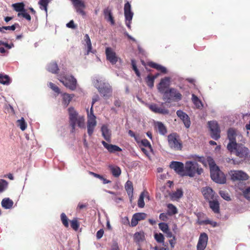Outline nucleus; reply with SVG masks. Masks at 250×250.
Returning a JSON list of instances; mask_svg holds the SVG:
<instances>
[{"mask_svg": "<svg viewBox=\"0 0 250 250\" xmlns=\"http://www.w3.org/2000/svg\"><path fill=\"white\" fill-rule=\"evenodd\" d=\"M210 130V135L212 138L217 140L220 137V130L219 125L216 121H210L208 123Z\"/></svg>", "mask_w": 250, "mask_h": 250, "instance_id": "9d476101", "label": "nucleus"}, {"mask_svg": "<svg viewBox=\"0 0 250 250\" xmlns=\"http://www.w3.org/2000/svg\"><path fill=\"white\" fill-rule=\"evenodd\" d=\"M202 192L206 199L209 201L213 198L214 192L211 188L209 187L203 188L202 189Z\"/></svg>", "mask_w": 250, "mask_h": 250, "instance_id": "a211bd4d", "label": "nucleus"}, {"mask_svg": "<svg viewBox=\"0 0 250 250\" xmlns=\"http://www.w3.org/2000/svg\"><path fill=\"white\" fill-rule=\"evenodd\" d=\"M169 167L174 170L179 175L184 177L185 166L183 163L177 161H172L170 163Z\"/></svg>", "mask_w": 250, "mask_h": 250, "instance_id": "f8f14e48", "label": "nucleus"}, {"mask_svg": "<svg viewBox=\"0 0 250 250\" xmlns=\"http://www.w3.org/2000/svg\"><path fill=\"white\" fill-rule=\"evenodd\" d=\"M209 207L211 208L212 211L215 213H219L220 207L219 203L217 200H209Z\"/></svg>", "mask_w": 250, "mask_h": 250, "instance_id": "5701e85b", "label": "nucleus"}, {"mask_svg": "<svg viewBox=\"0 0 250 250\" xmlns=\"http://www.w3.org/2000/svg\"><path fill=\"white\" fill-rule=\"evenodd\" d=\"M124 13L126 21H131L133 17V13L131 11V5L128 2L125 4Z\"/></svg>", "mask_w": 250, "mask_h": 250, "instance_id": "6ab92c4d", "label": "nucleus"}, {"mask_svg": "<svg viewBox=\"0 0 250 250\" xmlns=\"http://www.w3.org/2000/svg\"><path fill=\"white\" fill-rule=\"evenodd\" d=\"M70 125L71 127V132L75 130L76 125H77L80 128H84V118L83 116H78V113L73 107L68 109Z\"/></svg>", "mask_w": 250, "mask_h": 250, "instance_id": "f257e3e1", "label": "nucleus"}, {"mask_svg": "<svg viewBox=\"0 0 250 250\" xmlns=\"http://www.w3.org/2000/svg\"><path fill=\"white\" fill-rule=\"evenodd\" d=\"M102 145L104 146L107 149V150L110 153H114L117 151H121L122 150V149L119 147L118 146L116 145H114L112 144H108V143H106L105 141H103L102 142Z\"/></svg>", "mask_w": 250, "mask_h": 250, "instance_id": "aec40b11", "label": "nucleus"}, {"mask_svg": "<svg viewBox=\"0 0 250 250\" xmlns=\"http://www.w3.org/2000/svg\"><path fill=\"white\" fill-rule=\"evenodd\" d=\"M169 243L170 245L171 248H174L176 243V239L175 236H173V238L168 240Z\"/></svg>", "mask_w": 250, "mask_h": 250, "instance_id": "052dcab7", "label": "nucleus"}, {"mask_svg": "<svg viewBox=\"0 0 250 250\" xmlns=\"http://www.w3.org/2000/svg\"><path fill=\"white\" fill-rule=\"evenodd\" d=\"M159 229L165 233L167 231H168L169 229L167 223H160L159 224Z\"/></svg>", "mask_w": 250, "mask_h": 250, "instance_id": "603ef678", "label": "nucleus"}, {"mask_svg": "<svg viewBox=\"0 0 250 250\" xmlns=\"http://www.w3.org/2000/svg\"><path fill=\"white\" fill-rule=\"evenodd\" d=\"M70 225L71 227L75 230H77L80 226V224L76 218H74L70 221Z\"/></svg>", "mask_w": 250, "mask_h": 250, "instance_id": "c03bdc74", "label": "nucleus"}, {"mask_svg": "<svg viewBox=\"0 0 250 250\" xmlns=\"http://www.w3.org/2000/svg\"><path fill=\"white\" fill-rule=\"evenodd\" d=\"M60 81L67 88L74 90L77 87V80L72 76H65L60 79Z\"/></svg>", "mask_w": 250, "mask_h": 250, "instance_id": "6e6552de", "label": "nucleus"}, {"mask_svg": "<svg viewBox=\"0 0 250 250\" xmlns=\"http://www.w3.org/2000/svg\"><path fill=\"white\" fill-rule=\"evenodd\" d=\"M134 215L137 218L138 221L144 220L146 217V214L145 213H136Z\"/></svg>", "mask_w": 250, "mask_h": 250, "instance_id": "6e6d98bb", "label": "nucleus"}, {"mask_svg": "<svg viewBox=\"0 0 250 250\" xmlns=\"http://www.w3.org/2000/svg\"><path fill=\"white\" fill-rule=\"evenodd\" d=\"M210 176L212 180L216 183L224 184L226 182L225 174L215 164L210 167Z\"/></svg>", "mask_w": 250, "mask_h": 250, "instance_id": "20e7f679", "label": "nucleus"}, {"mask_svg": "<svg viewBox=\"0 0 250 250\" xmlns=\"http://www.w3.org/2000/svg\"><path fill=\"white\" fill-rule=\"evenodd\" d=\"M102 135L104 139L107 142L110 141L111 133L107 126L105 125H103L101 128Z\"/></svg>", "mask_w": 250, "mask_h": 250, "instance_id": "4be33fe9", "label": "nucleus"}, {"mask_svg": "<svg viewBox=\"0 0 250 250\" xmlns=\"http://www.w3.org/2000/svg\"><path fill=\"white\" fill-rule=\"evenodd\" d=\"M169 83L170 78L169 77H165L162 79L157 85V89L159 92L164 95L169 88Z\"/></svg>", "mask_w": 250, "mask_h": 250, "instance_id": "9b49d317", "label": "nucleus"}, {"mask_svg": "<svg viewBox=\"0 0 250 250\" xmlns=\"http://www.w3.org/2000/svg\"><path fill=\"white\" fill-rule=\"evenodd\" d=\"M49 2V0H40L39 4L40 5V8L42 9L45 10L47 12V6Z\"/></svg>", "mask_w": 250, "mask_h": 250, "instance_id": "79ce46f5", "label": "nucleus"}, {"mask_svg": "<svg viewBox=\"0 0 250 250\" xmlns=\"http://www.w3.org/2000/svg\"><path fill=\"white\" fill-rule=\"evenodd\" d=\"M13 201L9 198H5L1 201L2 207L5 209H10L13 206Z\"/></svg>", "mask_w": 250, "mask_h": 250, "instance_id": "a878e982", "label": "nucleus"}, {"mask_svg": "<svg viewBox=\"0 0 250 250\" xmlns=\"http://www.w3.org/2000/svg\"><path fill=\"white\" fill-rule=\"evenodd\" d=\"M156 127L160 134L165 135L167 133V129L162 122H157Z\"/></svg>", "mask_w": 250, "mask_h": 250, "instance_id": "cd10ccee", "label": "nucleus"}, {"mask_svg": "<svg viewBox=\"0 0 250 250\" xmlns=\"http://www.w3.org/2000/svg\"><path fill=\"white\" fill-rule=\"evenodd\" d=\"M17 27L20 28V26L19 23H15L11 26H2V30L4 31V30H9L14 31Z\"/></svg>", "mask_w": 250, "mask_h": 250, "instance_id": "49530a36", "label": "nucleus"}, {"mask_svg": "<svg viewBox=\"0 0 250 250\" xmlns=\"http://www.w3.org/2000/svg\"><path fill=\"white\" fill-rule=\"evenodd\" d=\"M192 101L197 108L203 107V104L201 100L194 94L192 95Z\"/></svg>", "mask_w": 250, "mask_h": 250, "instance_id": "f704fd0d", "label": "nucleus"}, {"mask_svg": "<svg viewBox=\"0 0 250 250\" xmlns=\"http://www.w3.org/2000/svg\"><path fill=\"white\" fill-rule=\"evenodd\" d=\"M125 190L129 196H132L133 192V187L132 183L130 181H127L125 185Z\"/></svg>", "mask_w": 250, "mask_h": 250, "instance_id": "473e14b6", "label": "nucleus"}, {"mask_svg": "<svg viewBox=\"0 0 250 250\" xmlns=\"http://www.w3.org/2000/svg\"><path fill=\"white\" fill-rule=\"evenodd\" d=\"M98 89L99 92L104 99H108L111 95L112 88L108 84L103 83L99 86Z\"/></svg>", "mask_w": 250, "mask_h": 250, "instance_id": "4468645a", "label": "nucleus"}, {"mask_svg": "<svg viewBox=\"0 0 250 250\" xmlns=\"http://www.w3.org/2000/svg\"><path fill=\"white\" fill-rule=\"evenodd\" d=\"M183 195V191L181 189H178L176 191L172 192L170 194V196L172 200H176L182 197Z\"/></svg>", "mask_w": 250, "mask_h": 250, "instance_id": "c85d7f7f", "label": "nucleus"}, {"mask_svg": "<svg viewBox=\"0 0 250 250\" xmlns=\"http://www.w3.org/2000/svg\"><path fill=\"white\" fill-rule=\"evenodd\" d=\"M11 83V79L10 77L7 75H3L0 74V83L8 85Z\"/></svg>", "mask_w": 250, "mask_h": 250, "instance_id": "2f4dec72", "label": "nucleus"}, {"mask_svg": "<svg viewBox=\"0 0 250 250\" xmlns=\"http://www.w3.org/2000/svg\"><path fill=\"white\" fill-rule=\"evenodd\" d=\"M141 144L146 147H148L150 151H152L153 149L150 142L146 139H143L141 141Z\"/></svg>", "mask_w": 250, "mask_h": 250, "instance_id": "09e8293b", "label": "nucleus"}, {"mask_svg": "<svg viewBox=\"0 0 250 250\" xmlns=\"http://www.w3.org/2000/svg\"><path fill=\"white\" fill-rule=\"evenodd\" d=\"M231 153H233L237 157L245 159L249 154V149L242 144H236L232 147V149L228 150Z\"/></svg>", "mask_w": 250, "mask_h": 250, "instance_id": "423d86ee", "label": "nucleus"}, {"mask_svg": "<svg viewBox=\"0 0 250 250\" xmlns=\"http://www.w3.org/2000/svg\"><path fill=\"white\" fill-rule=\"evenodd\" d=\"M87 133L89 136H91L93 132L94 128L97 125L96 120V116L93 113L92 107H91L90 112L89 113L88 109H87Z\"/></svg>", "mask_w": 250, "mask_h": 250, "instance_id": "0eeeda50", "label": "nucleus"}, {"mask_svg": "<svg viewBox=\"0 0 250 250\" xmlns=\"http://www.w3.org/2000/svg\"><path fill=\"white\" fill-rule=\"evenodd\" d=\"M236 131L232 128H230L228 131V138L229 141V143L227 145V149L230 150L232 149V147L234 146H236L237 144L236 142Z\"/></svg>", "mask_w": 250, "mask_h": 250, "instance_id": "ddd939ff", "label": "nucleus"}, {"mask_svg": "<svg viewBox=\"0 0 250 250\" xmlns=\"http://www.w3.org/2000/svg\"><path fill=\"white\" fill-rule=\"evenodd\" d=\"M18 125L20 126L21 129L24 131L27 127V125L25 123L23 118H21V119L17 121Z\"/></svg>", "mask_w": 250, "mask_h": 250, "instance_id": "37998d69", "label": "nucleus"}, {"mask_svg": "<svg viewBox=\"0 0 250 250\" xmlns=\"http://www.w3.org/2000/svg\"><path fill=\"white\" fill-rule=\"evenodd\" d=\"M84 40L87 46V54H88L91 52L92 49V44L90 38L88 34H85L84 36Z\"/></svg>", "mask_w": 250, "mask_h": 250, "instance_id": "a19ab883", "label": "nucleus"}, {"mask_svg": "<svg viewBox=\"0 0 250 250\" xmlns=\"http://www.w3.org/2000/svg\"><path fill=\"white\" fill-rule=\"evenodd\" d=\"M104 14L105 18L108 17V21L111 22V24L112 25H114L115 24V21L111 11L108 8H106L104 10Z\"/></svg>", "mask_w": 250, "mask_h": 250, "instance_id": "72a5a7b5", "label": "nucleus"}, {"mask_svg": "<svg viewBox=\"0 0 250 250\" xmlns=\"http://www.w3.org/2000/svg\"><path fill=\"white\" fill-rule=\"evenodd\" d=\"M66 26L72 29H75L77 27V26L74 24L73 20L70 21L68 23H67L66 24Z\"/></svg>", "mask_w": 250, "mask_h": 250, "instance_id": "0e129e2a", "label": "nucleus"}, {"mask_svg": "<svg viewBox=\"0 0 250 250\" xmlns=\"http://www.w3.org/2000/svg\"><path fill=\"white\" fill-rule=\"evenodd\" d=\"M203 172V168L199 167L197 162L190 161L186 162L184 174V176L193 177L196 173L200 175Z\"/></svg>", "mask_w": 250, "mask_h": 250, "instance_id": "f03ea898", "label": "nucleus"}, {"mask_svg": "<svg viewBox=\"0 0 250 250\" xmlns=\"http://www.w3.org/2000/svg\"><path fill=\"white\" fill-rule=\"evenodd\" d=\"M75 8H85L84 2L81 0H71Z\"/></svg>", "mask_w": 250, "mask_h": 250, "instance_id": "58836bf2", "label": "nucleus"}, {"mask_svg": "<svg viewBox=\"0 0 250 250\" xmlns=\"http://www.w3.org/2000/svg\"><path fill=\"white\" fill-rule=\"evenodd\" d=\"M167 207L168 208L167 213L169 215L171 216L177 213V209L173 204H168Z\"/></svg>", "mask_w": 250, "mask_h": 250, "instance_id": "c9c22d12", "label": "nucleus"}, {"mask_svg": "<svg viewBox=\"0 0 250 250\" xmlns=\"http://www.w3.org/2000/svg\"><path fill=\"white\" fill-rule=\"evenodd\" d=\"M8 183L7 181L3 179H0V192L4 191L7 187Z\"/></svg>", "mask_w": 250, "mask_h": 250, "instance_id": "864d4df0", "label": "nucleus"}, {"mask_svg": "<svg viewBox=\"0 0 250 250\" xmlns=\"http://www.w3.org/2000/svg\"><path fill=\"white\" fill-rule=\"evenodd\" d=\"M49 87L52 89L55 93L57 94H59L60 93V88L54 83L50 82L49 83Z\"/></svg>", "mask_w": 250, "mask_h": 250, "instance_id": "4d7b16f0", "label": "nucleus"}, {"mask_svg": "<svg viewBox=\"0 0 250 250\" xmlns=\"http://www.w3.org/2000/svg\"><path fill=\"white\" fill-rule=\"evenodd\" d=\"M17 15H18V17H19L22 16V17H23L24 18L26 19L28 21H31V16H30V15L29 14H28L26 12V10L21 13H18Z\"/></svg>", "mask_w": 250, "mask_h": 250, "instance_id": "5fc2aeb1", "label": "nucleus"}, {"mask_svg": "<svg viewBox=\"0 0 250 250\" xmlns=\"http://www.w3.org/2000/svg\"><path fill=\"white\" fill-rule=\"evenodd\" d=\"M220 196L225 200L227 201H230V198L229 194L225 191L221 190L219 192Z\"/></svg>", "mask_w": 250, "mask_h": 250, "instance_id": "13d9d810", "label": "nucleus"}, {"mask_svg": "<svg viewBox=\"0 0 250 250\" xmlns=\"http://www.w3.org/2000/svg\"><path fill=\"white\" fill-rule=\"evenodd\" d=\"M208 241V236L207 234L205 232L201 233L200 235L198 242L207 245Z\"/></svg>", "mask_w": 250, "mask_h": 250, "instance_id": "e433bc0d", "label": "nucleus"}, {"mask_svg": "<svg viewBox=\"0 0 250 250\" xmlns=\"http://www.w3.org/2000/svg\"><path fill=\"white\" fill-rule=\"evenodd\" d=\"M206 247L207 245L198 242L197 245V250H204Z\"/></svg>", "mask_w": 250, "mask_h": 250, "instance_id": "69168bd1", "label": "nucleus"}, {"mask_svg": "<svg viewBox=\"0 0 250 250\" xmlns=\"http://www.w3.org/2000/svg\"><path fill=\"white\" fill-rule=\"evenodd\" d=\"M131 62V65H132V66L133 70L135 71V74H136V75L138 77H141V74H140L138 69L137 67V65H136V61L134 60H132Z\"/></svg>", "mask_w": 250, "mask_h": 250, "instance_id": "8fccbe9b", "label": "nucleus"}, {"mask_svg": "<svg viewBox=\"0 0 250 250\" xmlns=\"http://www.w3.org/2000/svg\"><path fill=\"white\" fill-rule=\"evenodd\" d=\"M229 173L233 181H245L249 177L246 173L242 170H230Z\"/></svg>", "mask_w": 250, "mask_h": 250, "instance_id": "1a4fd4ad", "label": "nucleus"}, {"mask_svg": "<svg viewBox=\"0 0 250 250\" xmlns=\"http://www.w3.org/2000/svg\"><path fill=\"white\" fill-rule=\"evenodd\" d=\"M138 223V221L137 218L135 217L134 215H133L131 221V226L135 227Z\"/></svg>", "mask_w": 250, "mask_h": 250, "instance_id": "680f3d73", "label": "nucleus"}, {"mask_svg": "<svg viewBox=\"0 0 250 250\" xmlns=\"http://www.w3.org/2000/svg\"><path fill=\"white\" fill-rule=\"evenodd\" d=\"M167 213H162L159 215V219L163 221H167L168 219Z\"/></svg>", "mask_w": 250, "mask_h": 250, "instance_id": "bf43d9fd", "label": "nucleus"}, {"mask_svg": "<svg viewBox=\"0 0 250 250\" xmlns=\"http://www.w3.org/2000/svg\"><path fill=\"white\" fill-rule=\"evenodd\" d=\"M154 238H155V240H156V241L158 243H161L164 242V239H165L164 236L161 233H155L154 234Z\"/></svg>", "mask_w": 250, "mask_h": 250, "instance_id": "de8ad7c7", "label": "nucleus"}, {"mask_svg": "<svg viewBox=\"0 0 250 250\" xmlns=\"http://www.w3.org/2000/svg\"><path fill=\"white\" fill-rule=\"evenodd\" d=\"M144 193L142 192L140 195L138 201V206L140 208H143L145 206V202L144 201Z\"/></svg>", "mask_w": 250, "mask_h": 250, "instance_id": "3c124183", "label": "nucleus"}, {"mask_svg": "<svg viewBox=\"0 0 250 250\" xmlns=\"http://www.w3.org/2000/svg\"><path fill=\"white\" fill-rule=\"evenodd\" d=\"M145 81L147 85L150 87L152 88L154 86V78H152V75L151 74L148 75L146 78L145 79Z\"/></svg>", "mask_w": 250, "mask_h": 250, "instance_id": "ea45409f", "label": "nucleus"}, {"mask_svg": "<svg viewBox=\"0 0 250 250\" xmlns=\"http://www.w3.org/2000/svg\"><path fill=\"white\" fill-rule=\"evenodd\" d=\"M75 8L76 9V12L77 13H78L79 14H80V15H81L82 16H85L86 15V13L83 10L84 8Z\"/></svg>", "mask_w": 250, "mask_h": 250, "instance_id": "e2e57ef3", "label": "nucleus"}, {"mask_svg": "<svg viewBox=\"0 0 250 250\" xmlns=\"http://www.w3.org/2000/svg\"><path fill=\"white\" fill-rule=\"evenodd\" d=\"M176 114L182 120L185 127L187 128H189L190 125V121L188 116L181 110H177Z\"/></svg>", "mask_w": 250, "mask_h": 250, "instance_id": "dca6fc26", "label": "nucleus"}, {"mask_svg": "<svg viewBox=\"0 0 250 250\" xmlns=\"http://www.w3.org/2000/svg\"><path fill=\"white\" fill-rule=\"evenodd\" d=\"M104 231L103 229L99 230L96 233V237L98 239L101 238L104 234Z\"/></svg>", "mask_w": 250, "mask_h": 250, "instance_id": "338daca9", "label": "nucleus"}, {"mask_svg": "<svg viewBox=\"0 0 250 250\" xmlns=\"http://www.w3.org/2000/svg\"><path fill=\"white\" fill-rule=\"evenodd\" d=\"M109 168L113 175L115 177H118L121 174V169L118 166L109 165Z\"/></svg>", "mask_w": 250, "mask_h": 250, "instance_id": "393cba45", "label": "nucleus"}, {"mask_svg": "<svg viewBox=\"0 0 250 250\" xmlns=\"http://www.w3.org/2000/svg\"><path fill=\"white\" fill-rule=\"evenodd\" d=\"M148 108L155 113L167 115L169 113V110L165 108L159 107L156 104H153L149 105Z\"/></svg>", "mask_w": 250, "mask_h": 250, "instance_id": "f3484780", "label": "nucleus"}, {"mask_svg": "<svg viewBox=\"0 0 250 250\" xmlns=\"http://www.w3.org/2000/svg\"><path fill=\"white\" fill-rule=\"evenodd\" d=\"M239 188L242 191L244 197L246 199L250 200V186L244 188L239 187Z\"/></svg>", "mask_w": 250, "mask_h": 250, "instance_id": "4c0bfd02", "label": "nucleus"}, {"mask_svg": "<svg viewBox=\"0 0 250 250\" xmlns=\"http://www.w3.org/2000/svg\"><path fill=\"white\" fill-rule=\"evenodd\" d=\"M47 70L48 71L54 73L56 74L58 72L59 68L57 63L56 62H51L49 63L47 67Z\"/></svg>", "mask_w": 250, "mask_h": 250, "instance_id": "7c9ffc66", "label": "nucleus"}, {"mask_svg": "<svg viewBox=\"0 0 250 250\" xmlns=\"http://www.w3.org/2000/svg\"><path fill=\"white\" fill-rule=\"evenodd\" d=\"M134 240L137 243L143 242L145 240V234L143 231L136 232L134 236Z\"/></svg>", "mask_w": 250, "mask_h": 250, "instance_id": "c756f323", "label": "nucleus"}, {"mask_svg": "<svg viewBox=\"0 0 250 250\" xmlns=\"http://www.w3.org/2000/svg\"><path fill=\"white\" fill-rule=\"evenodd\" d=\"M106 59L112 64H115L118 61V58L116 53L110 47H107L105 49Z\"/></svg>", "mask_w": 250, "mask_h": 250, "instance_id": "2eb2a0df", "label": "nucleus"}, {"mask_svg": "<svg viewBox=\"0 0 250 250\" xmlns=\"http://www.w3.org/2000/svg\"><path fill=\"white\" fill-rule=\"evenodd\" d=\"M88 206V204H81V203H79L78 205V207H77V209H82L84 208H86Z\"/></svg>", "mask_w": 250, "mask_h": 250, "instance_id": "774afa93", "label": "nucleus"}, {"mask_svg": "<svg viewBox=\"0 0 250 250\" xmlns=\"http://www.w3.org/2000/svg\"><path fill=\"white\" fill-rule=\"evenodd\" d=\"M182 99V95L180 92L174 88H170L163 95V99L166 103H170L171 102H178Z\"/></svg>", "mask_w": 250, "mask_h": 250, "instance_id": "7ed1b4c3", "label": "nucleus"}, {"mask_svg": "<svg viewBox=\"0 0 250 250\" xmlns=\"http://www.w3.org/2000/svg\"><path fill=\"white\" fill-rule=\"evenodd\" d=\"M169 147L174 150H181L183 147L182 142L175 133H171L167 136Z\"/></svg>", "mask_w": 250, "mask_h": 250, "instance_id": "39448f33", "label": "nucleus"}, {"mask_svg": "<svg viewBox=\"0 0 250 250\" xmlns=\"http://www.w3.org/2000/svg\"><path fill=\"white\" fill-rule=\"evenodd\" d=\"M12 7L16 12L21 13L25 11V5L23 2H18L12 5Z\"/></svg>", "mask_w": 250, "mask_h": 250, "instance_id": "bb28decb", "label": "nucleus"}, {"mask_svg": "<svg viewBox=\"0 0 250 250\" xmlns=\"http://www.w3.org/2000/svg\"><path fill=\"white\" fill-rule=\"evenodd\" d=\"M61 221L63 225L66 228L69 226L68 219L64 213H62L61 215Z\"/></svg>", "mask_w": 250, "mask_h": 250, "instance_id": "a18cd8bd", "label": "nucleus"}, {"mask_svg": "<svg viewBox=\"0 0 250 250\" xmlns=\"http://www.w3.org/2000/svg\"><path fill=\"white\" fill-rule=\"evenodd\" d=\"M74 97L73 94H69L68 93H64L62 95V104L64 107H67L70 101Z\"/></svg>", "mask_w": 250, "mask_h": 250, "instance_id": "b1692460", "label": "nucleus"}, {"mask_svg": "<svg viewBox=\"0 0 250 250\" xmlns=\"http://www.w3.org/2000/svg\"><path fill=\"white\" fill-rule=\"evenodd\" d=\"M147 65L151 68H155L156 70L161 71V72L163 74H166L167 72V69L165 67L155 62H148L147 63Z\"/></svg>", "mask_w": 250, "mask_h": 250, "instance_id": "412c9836", "label": "nucleus"}]
</instances>
